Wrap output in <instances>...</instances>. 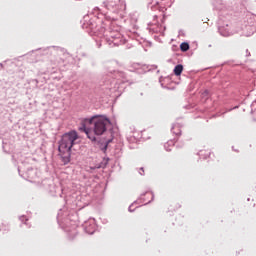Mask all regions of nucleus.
I'll use <instances>...</instances> for the list:
<instances>
[{
    "label": "nucleus",
    "mask_w": 256,
    "mask_h": 256,
    "mask_svg": "<svg viewBox=\"0 0 256 256\" xmlns=\"http://www.w3.org/2000/svg\"><path fill=\"white\" fill-rule=\"evenodd\" d=\"M107 143H111V140H108Z\"/></svg>",
    "instance_id": "nucleus-22"
},
{
    "label": "nucleus",
    "mask_w": 256,
    "mask_h": 256,
    "mask_svg": "<svg viewBox=\"0 0 256 256\" xmlns=\"http://www.w3.org/2000/svg\"><path fill=\"white\" fill-rule=\"evenodd\" d=\"M152 11L158 9L160 13H165L167 11V7H171V3L169 0H149Z\"/></svg>",
    "instance_id": "nucleus-6"
},
{
    "label": "nucleus",
    "mask_w": 256,
    "mask_h": 256,
    "mask_svg": "<svg viewBox=\"0 0 256 256\" xmlns=\"http://www.w3.org/2000/svg\"><path fill=\"white\" fill-rule=\"evenodd\" d=\"M84 132L86 133L90 141H97V138L95 137V135L91 134V130L89 128H84Z\"/></svg>",
    "instance_id": "nucleus-12"
},
{
    "label": "nucleus",
    "mask_w": 256,
    "mask_h": 256,
    "mask_svg": "<svg viewBox=\"0 0 256 256\" xmlns=\"http://www.w3.org/2000/svg\"><path fill=\"white\" fill-rule=\"evenodd\" d=\"M202 95H203L204 97H207V96L209 95V90H205V91L202 93Z\"/></svg>",
    "instance_id": "nucleus-17"
},
{
    "label": "nucleus",
    "mask_w": 256,
    "mask_h": 256,
    "mask_svg": "<svg viewBox=\"0 0 256 256\" xmlns=\"http://www.w3.org/2000/svg\"><path fill=\"white\" fill-rule=\"evenodd\" d=\"M180 50L183 51L184 53H185L186 51H189V43H187V42H182V43L180 44Z\"/></svg>",
    "instance_id": "nucleus-13"
},
{
    "label": "nucleus",
    "mask_w": 256,
    "mask_h": 256,
    "mask_svg": "<svg viewBox=\"0 0 256 256\" xmlns=\"http://www.w3.org/2000/svg\"><path fill=\"white\" fill-rule=\"evenodd\" d=\"M79 139L77 131L73 130L62 135L58 142L59 156L63 165H69L71 163V149L75 145V141Z\"/></svg>",
    "instance_id": "nucleus-2"
},
{
    "label": "nucleus",
    "mask_w": 256,
    "mask_h": 256,
    "mask_svg": "<svg viewBox=\"0 0 256 256\" xmlns=\"http://www.w3.org/2000/svg\"><path fill=\"white\" fill-rule=\"evenodd\" d=\"M86 123L92 125V131L94 135H104L107 132V127L111 125V120L107 116L94 115L86 119Z\"/></svg>",
    "instance_id": "nucleus-3"
},
{
    "label": "nucleus",
    "mask_w": 256,
    "mask_h": 256,
    "mask_svg": "<svg viewBox=\"0 0 256 256\" xmlns=\"http://www.w3.org/2000/svg\"><path fill=\"white\" fill-rule=\"evenodd\" d=\"M139 175H145V168L141 167L138 169Z\"/></svg>",
    "instance_id": "nucleus-16"
},
{
    "label": "nucleus",
    "mask_w": 256,
    "mask_h": 256,
    "mask_svg": "<svg viewBox=\"0 0 256 256\" xmlns=\"http://www.w3.org/2000/svg\"><path fill=\"white\" fill-rule=\"evenodd\" d=\"M175 147V140H169L167 143L164 144V148L166 151H172Z\"/></svg>",
    "instance_id": "nucleus-10"
},
{
    "label": "nucleus",
    "mask_w": 256,
    "mask_h": 256,
    "mask_svg": "<svg viewBox=\"0 0 256 256\" xmlns=\"http://www.w3.org/2000/svg\"><path fill=\"white\" fill-rule=\"evenodd\" d=\"M68 233H70V235H73V237H75V235H77V225H73L72 230L67 229Z\"/></svg>",
    "instance_id": "nucleus-14"
},
{
    "label": "nucleus",
    "mask_w": 256,
    "mask_h": 256,
    "mask_svg": "<svg viewBox=\"0 0 256 256\" xmlns=\"http://www.w3.org/2000/svg\"><path fill=\"white\" fill-rule=\"evenodd\" d=\"M153 17H154V19H158V18H159V16H158V15H154Z\"/></svg>",
    "instance_id": "nucleus-19"
},
{
    "label": "nucleus",
    "mask_w": 256,
    "mask_h": 256,
    "mask_svg": "<svg viewBox=\"0 0 256 256\" xmlns=\"http://www.w3.org/2000/svg\"><path fill=\"white\" fill-rule=\"evenodd\" d=\"M181 124L179 123H175L172 125L171 128V132L173 133V135H175L176 137H181Z\"/></svg>",
    "instance_id": "nucleus-8"
},
{
    "label": "nucleus",
    "mask_w": 256,
    "mask_h": 256,
    "mask_svg": "<svg viewBox=\"0 0 256 256\" xmlns=\"http://www.w3.org/2000/svg\"><path fill=\"white\" fill-rule=\"evenodd\" d=\"M218 30H219L220 35H222V37H229V35H231V30L227 29L223 26H220L218 28Z\"/></svg>",
    "instance_id": "nucleus-9"
},
{
    "label": "nucleus",
    "mask_w": 256,
    "mask_h": 256,
    "mask_svg": "<svg viewBox=\"0 0 256 256\" xmlns=\"http://www.w3.org/2000/svg\"><path fill=\"white\" fill-rule=\"evenodd\" d=\"M182 73H183V65L182 64L176 65L174 68V74L176 75V77H179V75H181Z\"/></svg>",
    "instance_id": "nucleus-11"
},
{
    "label": "nucleus",
    "mask_w": 256,
    "mask_h": 256,
    "mask_svg": "<svg viewBox=\"0 0 256 256\" xmlns=\"http://www.w3.org/2000/svg\"><path fill=\"white\" fill-rule=\"evenodd\" d=\"M95 9H96V11H99V7H96Z\"/></svg>",
    "instance_id": "nucleus-20"
},
{
    "label": "nucleus",
    "mask_w": 256,
    "mask_h": 256,
    "mask_svg": "<svg viewBox=\"0 0 256 256\" xmlns=\"http://www.w3.org/2000/svg\"><path fill=\"white\" fill-rule=\"evenodd\" d=\"M154 195L153 192H146L144 194H142L138 200H136L132 205L129 206L128 211H130V213H133V211H135V209H133V207H135V205H149V203H151V201H153L154 199Z\"/></svg>",
    "instance_id": "nucleus-5"
},
{
    "label": "nucleus",
    "mask_w": 256,
    "mask_h": 256,
    "mask_svg": "<svg viewBox=\"0 0 256 256\" xmlns=\"http://www.w3.org/2000/svg\"><path fill=\"white\" fill-rule=\"evenodd\" d=\"M95 229H97V227L95 226V222H85L84 224V231L88 234V235H93V233H95Z\"/></svg>",
    "instance_id": "nucleus-7"
},
{
    "label": "nucleus",
    "mask_w": 256,
    "mask_h": 256,
    "mask_svg": "<svg viewBox=\"0 0 256 256\" xmlns=\"http://www.w3.org/2000/svg\"><path fill=\"white\" fill-rule=\"evenodd\" d=\"M114 77H116L120 84L128 83V85H133L135 83V78H133V72L131 71H114Z\"/></svg>",
    "instance_id": "nucleus-4"
},
{
    "label": "nucleus",
    "mask_w": 256,
    "mask_h": 256,
    "mask_svg": "<svg viewBox=\"0 0 256 256\" xmlns=\"http://www.w3.org/2000/svg\"><path fill=\"white\" fill-rule=\"evenodd\" d=\"M20 221L22 223H27V221H29V219L27 218V216H20Z\"/></svg>",
    "instance_id": "nucleus-15"
},
{
    "label": "nucleus",
    "mask_w": 256,
    "mask_h": 256,
    "mask_svg": "<svg viewBox=\"0 0 256 256\" xmlns=\"http://www.w3.org/2000/svg\"><path fill=\"white\" fill-rule=\"evenodd\" d=\"M103 5L109 11L106 15V20L91 18L88 22L85 20L82 27L88 29L89 35L99 37L101 43H106L109 47L125 45L127 39L120 32L121 26L115 23L119 17H123V11L127 9L125 0H105Z\"/></svg>",
    "instance_id": "nucleus-1"
},
{
    "label": "nucleus",
    "mask_w": 256,
    "mask_h": 256,
    "mask_svg": "<svg viewBox=\"0 0 256 256\" xmlns=\"http://www.w3.org/2000/svg\"><path fill=\"white\" fill-rule=\"evenodd\" d=\"M81 84L78 82L77 84H75L74 85V87H75V89H79V86H80Z\"/></svg>",
    "instance_id": "nucleus-18"
},
{
    "label": "nucleus",
    "mask_w": 256,
    "mask_h": 256,
    "mask_svg": "<svg viewBox=\"0 0 256 256\" xmlns=\"http://www.w3.org/2000/svg\"><path fill=\"white\" fill-rule=\"evenodd\" d=\"M201 153H203V151H200V152H199V155H201Z\"/></svg>",
    "instance_id": "nucleus-23"
},
{
    "label": "nucleus",
    "mask_w": 256,
    "mask_h": 256,
    "mask_svg": "<svg viewBox=\"0 0 256 256\" xmlns=\"http://www.w3.org/2000/svg\"><path fill=\"white\" fill-rule=\"evenodd\" d=\"M0 67H3V64H2V63H0Z\"/></svg>",
    "instance_id": "nucleus-21"
}]
</instances>
